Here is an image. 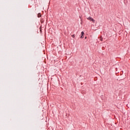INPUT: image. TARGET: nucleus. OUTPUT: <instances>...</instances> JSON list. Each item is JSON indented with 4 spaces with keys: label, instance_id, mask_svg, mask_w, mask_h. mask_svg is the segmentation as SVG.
Wrapping results in <instances>:
<instances>
[{
    "label": "nucleus",
    "instance_id": "nucleus-2",
    "mask_svg": "<svg viewBox=\"0 0 130 130\" xmlns=\"http://www.w3.org/2000/svg\"><path fill=\"white\" fill-rule=\"evenodd\" d=\"M84 31H82V32H81V35H82V36L80 37V38H84V37H83V36L84 35Z\"/></svg>",
    "mask_w": 130,
    "mask_h": 130
},
{
    "label": "nucleus",
    "instance_id": "nucleus-3",
    "mask_svg": "<svg viewBox=\"0 0 130 130\" xmlns=\"http://www.w3.org/2000/svg\"><path fill=\"white\" fill-rule=\"evenodd\" d=\"M38 18H40V17H41V13H39L38 14Z\"/></svg>",
    "mask_w": 130,
    "mask_h": 130
},
{
    "label": "nucleus",
    "instance_id": "nucleus-1",
    "mask_svg": "<svg viewBox=\"0 0 130 130\" xmlns=\"http://www.w3.org/2000/svg\"><path fill=\"white\" fill-rule=\"evenodd\" d=\"M87 19L89 21H91V22H92V23H95V20H94V19H93V18H92L91 17H87Z\"/></svg>",
    "mask_w": 130,
    "mask_h": 130
},
{
    "label": "nucleus",
    "instance_id": "nucleus-4",
    "mask_svg": "<svg viewBox=\"0 0 130 130\" xmlns=\"http://www.w3.org/2000/svg\"><path fill=\"white\" fill-rule=\"evenodd\" d=\"M72 37H73V38H75V35H72Z\"/></svg>",
    "mask_w": 130,
    "mask_h": 130
}]
</instances>
